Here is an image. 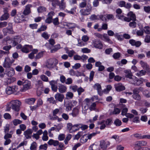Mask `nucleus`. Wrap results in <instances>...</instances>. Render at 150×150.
I'll list each match as a JSON object with an SVG mask.
<instances>
[{
  "instance_id": "f03ea898",
  "label": "nucleus",
  "mask_w": 150,
  "mask_h": 150,
  "mask_svg": "<svg viewBox=\"0 0 150 150\" xmlns=\"http://www.w3.org/2000/svg\"><path fill=\"white\" fill-rule=\"evenodd\" d=\"M92 7L91 4H88L86 7L85 8L81 9L80 12L81 15L84 16H87L91 14L92 11Z\"/></svg>"
},
{
  "instance_id": "f3484780",
  "label": "nucleus",
  "mask_w": 150,
  "mask_h": 150,
  "mask_svg": "<svg viewBox=\"0 0 150 150\" xmlns=\"http://www.w3.org/2000/svg\"><path fill=\"white\" fill-rule=\"evenodd\" d=\"M58 86L59 91L60 93H63L66 92L67 88L66 86L62 84H60Z\"/></svg>"
},
{
  "instance_id": "0eeeda50",
  "label": "nucleus",
  "mask_w": 150,
  "mask_h": 150,
  "mask_svg": "<svg viewBox=\"0 0 150 150\" xmlns=\"http://www.w3.org/2000/svg\"><path fill=\"white\" fill-rule=\"evenodd\" d=\"M115 87L116 90L117 91H121L125 89V86L120 83L115 84Z\"/></svg>"
},
{
  "instance_id": "de8ad7c7",
  "label": "nucleus",
  "mask_w": 150,
  "mask_h": 150,
  "mask_svg": "<svg viewBox=\"0 0 150 150\" xmlns=\"http://www.w3.org/2000/svg\"><path fill=\"white\" fill-rule=\"evenodd\" d=\"M120 56V54L119 52H117L114 53L112 55V57L115 59H117Z\"/></svg>"
},
{
  "instance_id": "864d4df0",
  "label": "nucleus",
  "mask_w": 150,
  "mask_h": 150,
  "mask_svg": "<svg viewBox=\"0 0 150 150\" xmlns=\"http://www.w3.org/2000/svg\"><path fill=\"white\" fill-rule=\"evenodd\" d=\"M149 27L148 26H145L144 27V31L147 34H150V30H149Z\"/></svg>"
},
{
  "instance_id": "8fccbe9b",
  "label": "nucleus",
  "mask_w": 150,
  "mask_h": 150,
  "mask_svg": "<svg viewBox=\"0 0 150 150\" xmlns=\"http://www.w3.org/2000/svg\"><path fill=\"white\" fill-rule=\"evenodd\" d=\"M66 25L69 27V29L75 28L76 27L75 24L73 23H68Z\"/></svg>"
},
{
  "instance_id": "79ce46f5",
  "label": "nucleus",
  "mask_w": 150,
  "mask_h": 150,
  "mask_svg": "<svg viewBox=\"0 0 150 150\" xmlns=\"http://www.w3.org/2000/svg\"><path fill=\"white\" fill-rule=\"evenodd\" d=\"M72 137V135L70 134H69L66 137L64 142L65 144H68V141L71 139Z\"/></svg>"
},
{
  "instance_id": "13d9d810",
  "label": "nucleus",
  "mask_w": 150,
  "mask_h": 150,
  "mask_svg": "<svg viewBox=\"0 0 150 150\" xmlns=\"http://www.w3.org/2000/svg\"><path fill=\"white\" fill-rule=\"evenodd\" d=\"M144 69L146 70V73L150 76V69L149 66H144Z\"/></svg>"
},
{
  "instance_id": "9b49d317",
  "label": "nucleus",
  "mask_w": 150,
  "mask_h": 150,
  "mask_svg": "<svg viewBox=\"0 0 150 150\" xmlns=\"http://www.w3.org/2000/svg\"><path fill=\"white\" fill-rule=\"evenodd\" d=\"M32 132L33 131L31 129H28L24 132V134L27 139H30L31 137Z\"/></svg>"
},
{
  "instance_id": "774afa93",
  "label": "nucleus",
  "mask_w": 150,
  "mask_h": 150,
  "mask_svg": "<svg viewBox=\"0 0 150 150\" xmlns=\"http://www.w3.org/2000/svg\"><path fill=\"white\" fill-rule=\"evenodd\" d=\"M144 41L147 43L150 42V36L149 35H146L144 39Z\"/></svg>"
},
{
  "instance_id": "ea45409f",
  "label": "nucleus",
  "mask_w": 150,
  "mask_h": 150,
  "mask_svg": "<svg viewBox=\"0 0 150 150\" xmlns=\"http://www.w3.org/2000/svg\"><path fill=\"white\" fill-rule=\"evenodd\" d=\"M22 122V121L19 119H14L13 121V125L15 126L17 125L18 124H21Z\"/></svg>"
},
{
  "instance_id": "e433bc0d",
  "label": "nucleus",
  "mask_w": 150,
  "mask_h": 150,
  "mask_svg": "<svg viewBox=\"0 0 150 150\" xmlns=\"http://www.w3.org/2000/svg\"><path fill=\"white\" fill-rule=\"evenodd\" d=\"M83 132H78L77 134L75 135L74 139H78L81 136L83 135Z\"/></svg>"
},
{
  "instance_id": "603ef678",
  "label": "nucleus",
  "mask_w": 150,
  "mask_h": 150,
  "mask_svg": "<svg viewBox=\"0 0 150 150\" xmlns=\"http://www.w3.org/2000/svg\"><path fill=\"white\" fill-rule=\"evenodd\" d=\"M21 50L23 52L26 53H28L29 52V49L26 46L24 47H22L21 49Z\"/></svg>"
},
{
  "instance_id": "4d7b16f0",
  "label": "nucleus",
  "mask_w": 150,
  "mask_h": 150,
  "mask_svg": "<svg viewBox=\"0 0 150 150\" xmlns=\"http://www.w3.org/2000/svg\"><path fill=\"white\" fill-rule=\"evenodd\" d=\"M83 1L82 2L79 4V6L81 8H84L85 7H86V6H87V4L86 3V0H83Z\"/></svg>"
},
{
  "instance_id": "a211bd4d",
  "label": "nucleus",
  "mask_w": 150,
  "mask_h": 150,
  "mask_svg": "<svg viewBox=\"0 0 150 150\" xmlns=\"http://www.w3.org/2000/svg\"><path fill=\"white\" fill-rule=\"evenodd\" d=\"M79 110L76 108H73L72 110V112L69 114V115H72L74 117H76L79 114Z\"/></svg>"
},
{
  "instance_id": "052dcab7",
  "label": "nucleus",
  "mask_w": 150,
  "mask_h": 150,
  "mask_svg": "<svg viewBox=\"0 0 150 150\" xmlns=\"http://www.w3.org/2000/svg\"><path fill=\"white\" fill-rule=\"evenodd\" d=\"M4 117L6 119H10L11 118V116L8 113H5L4 115Z\"/></svg>"
},
{
  "instance_id": "a18cd8bd",
  "label": "nucleus",
  "mask_w": 150,
  "mask_h": 150,
  "mask_svg": "<svg viewBox=\"0 0 150 150\" xmlns=\"http://www.w3.org/2000/svg\"><path fill=\"white\" fill-rule=\"evenodd\" d=\"M143 95L146 98L150 97V93L148 90H145L143 91Z\"/></svg>"
},
{
  "instance_id": "bb28decb",
  "label": "nucleus",
  "mask_w": 150,
  "mask_h": 150,
  "mask_svg": "<svg viewBox=\"0 0 150 150\" xmlns=\"http://www.w3.org/2000/svg\"><path fill=\"white\" fill-rule=\"evenodd\" d=\"M74 96L73 94L71 92H67L66 94V99H71Z\"/></svg>"
},
{
  "instance_id": "6e6552de",
  "label": "nucleus",
  "mask_w": 150,
  "mask_h": 150,
  "mask_svg": "<svg viewBox=\"0 0 150 150\" xmlns=\"http://www.w3.org/2000/svg\"><path fill=\"white\" fill-rule=\"evenodd\" d=\"M51 86V87L52 90L56 92L58 88L56 84L57 83V82L55 81L52 80L49 82Z\"/></svg>"
},
{
  "instance_id": "2eb2a0df",
  "label": "nucleus",
  "mask_w": 150,
  "mask_h": 150,
  "mask_svg": "<svg viewBox=\"0 0 150 150\" xmlns=\"http://www.w3.org/2000/svg\"><path fill=\"white\" fill-rule=\"evenodd\" d=\"M47 143L50 145H53L55 146H58L59 144V142L57 140L50 139L48 141Z\"/></svg>"
},
{
  "instance_id": "4c0bfd02",
  "label": "nucleus",
  "mask_w": 150,
  "mask_h": 150,
  "mask_svg": "<svg viewBox=\"0 0 150 150\" xmlns=\"http://www.w3.org/2000/svg\"><path fill=\"white\" fill-rule=\"evenodd\" d=\"M93 87L95 89L97 90V91L99 90H101V86L98 83H96L95 84Z\"/></svg>"
},
{
  "instance_id": "680f3d73",
  "label": "nucleus",
  "mask_w": 150,
  "mask_h": 150,
  "mask_svg": "<svg viewBox=\"0 0 150 150\" xmlns=\"http://www.w3.org/2000/svg\"><path fill=\"white\" fill-rule=\"evenodd\" d=\"M84 90L81 87L78 88L77 91L78 93V95L80 96L81 95L82 93L83 92Z\"/></svg>"
},
{
  "instance_id": "7ed1b4c3",
  "label": "nucleus",
  "mask_w": 150,
  "mask_h": 150,
  "mask_svg": "<svg viewBox=\"0 0 150 150\" xmlns=\"http://www.w3.org/2000/svg\"><path fill=\"white\" fill-rule=\"evenodd\" d=\"M11 108L13 110L18 111L19 110V108L21 105V103L18 100H13L11 101Z\"/></svg>"
},
{
  "instance_id": "a19ab883",
  "label": "nucleus",
  "mask_w": 150,
  "mask_h": 150,
  "mask_svg": "<svg viewBox=\"0 0 150 150\" xmlns=\"http://www.w3.org/2000/svg\"><path fill=\"white\" fill-rule=\"evenodd\" d=\"M47 27L45 25H42L41 27L38 29L37 30L38 33L42 31H43L47 29Z\"/></svg>"
},
{
  "instance_id": "f257e3e1",
  "label": "nucleus",
  "mask_w": 150,
  "mask_h": 150,
  "mask_svg": "<svg viewBox=\"0 0 150 150\" xmlns=\"http://www.w3.org/2000/svg\"><path fill=\"white\" fill-rule=\"evenodd\" d=\"M143 90V88L141 87L134 88L132 91L133 95L132 96L133 99L137 101L141 100L142 98L139 93L140 91H142Z\"/></svg>"
},
{
  "instance_id": "58836bf2",
  "label": "nucleus",
  "mask_w": 150,
  "mask_h": 150,
  "mask_svg": "<svg viewBox=\"0 0 150 150\" xmlns=\"http://www.w3.org/2000/svg\"><path fill=\"white\" fill-rule=\"evenodd\" d=\"M60 48V45L59 44L56 45L54 46V48L51 50V53H52L54 52H56V51H57L58 49H59Z\"/></svg>"
},
{
  "instance_id": "c85d7f7f",
  "label": "nucleus",
  "mask_w": 150,
  "mask_h": 150,
  "mask_svg": "<svg viewBox=\"0 0 150 150\" xmlns=\"http://www.w3.org/2000/svg\"><path fill=\"white\" fill-rule=\"evenodd\" d=\"M87 134H85L81 137L80 139V142L82 143H84L87 142L88 139L87 136Z\"/></svg>"
},
{
  "instance_id": "4be33fe9",
  "label": "nucleus",
  "mask_w": 150,
  "mask_h": 150,
  "mask_svg": "<svg viewBox=\"0 0 150 150\" xmlns=\"http://www.w3.org/2000/svg\"><path fill=\"white\" fill-rule=\"evenodd\" d=\"M100 146L101 148L105 150L107 147V144H106L104 140H102L100 141Z\"/></svg>"
},
{
  "instance_id": "a878e982",
  "label": "nucleus",
  "mask_w": 150,
  "mask_h": 150,
  "mask_svg": "<svg viewBox=\"0 0 150 150\" xmlns=\"http://www.w3.org/2000/svg\"><path fill=\"white\" fill-rule=\"evenodd\" d=\"M11 47H12L11 45L5 46L3 47L2 49L4 50H5L6 51H5V52H6V53H7L6 54H8L9 53V50L11 49Z\"/></svg>"
},
{
  "instance_id": "39448f33",
  "label": "nucleus",
  "mask_w": 150,
  "mask_h": 150,
  "mask_svg": "<svg viewBox=\"0 0 150 150\" xmlns=\"http://www.w3.org/2000/svg\"><path fill=\"white\" fill-rule=\"evenodd\" d=\"M58 63V61L55 58H50L48 59L46 62V65L56 66Z\"/></svg>"
},
{
  "instance_id": "49530a36",
  "label": "nucleus",
  "mask_w": 150,
  "mask_h": 150,
  "mask_svg": "<svg viewBox=\"0 0 150 150\" xmlns=\"http://www.w3.org/2000/svg\"><path fill=\"white\" fill-rule=\"evenodd\" d=\"M41 79L43 81L47 82L48 81V77L44 75H42L40 76Z\"/></svg>"
},
{
  "instance_id": "f8f14e48",
  "label": "nucleus",
  "mask_w": 150,
  "mask_h": 150,
  "mask_svg": "<svg viewBox=\"0 0 150 150\" xmlns=\"http://www.w3.org/2000/svg\"><path fill=\"white\" fill-rule=\"evenodd\" d=\"M93 44L94 47L98 49H102L103 47V45L101 42L98 40L94 41Z\"/></svg>"
},
{
  "instance_id": "393cba45",
  "label": "nucleus",
  "mask_w": 150,
  "mask_h": 150,
  "mask_svg": "<svg viewBox=\"0 0 150 150\" xmlns=\"http://www.w3.org/2000/svg\"><path fill=\"white\" fill-rule=\"evenodd\" d=\"M124 72L125 74V76L126 77L130 79H132V75L130 70H125L124 71Z\"/></svg>"
},
{
  "instance_id": "c03bdc74",
  "label": "nucleus",
  "mask_w": 150,
  "mask_h": 150,
  "mask_svg": "<svg viewBox=\"0 0 150 150\" xmlns=\"http://www.w3.org/2000/svg\"><path fill=\"white\" fill-rule=\"evenodd\" d=\"M41 36L46 40L48 39L50 37V35H48L47 33L45 32L42 33L41 35Z\"/></svg>"
},
{
  "instance_id": "2f4dec72",
  "label": "nucleus",
  "mask_w": 150,
  "mask_h": 150,
  "mask_svg": "<svg viewBox=\"0 0 150 150\" xmlns=\"http://www.w3.org/2000/svg\"><path fill=\"white\" fill-rule=\"evenodd\" d=\"M11 69H10V70L6 73V74L9 77H11L15 73L14 70L12 68Z\"/></svg>"
},
{
  "instance_id": "69168bd1",
  "label": "nucleus",
  "mask_w": 150,
  "mask_h": 150,
  "mask_svg": "<svg viewBox=\"0 0 150 150\" xmlns=\"http://www.w3.org/2000/svg\"><path fill=\"white\" fill-rule=\"evenodd\" d=\"M52 22L54 25H57L59 24L58 18H56L53 20Z\"/></svg>"
},
{
  "instance_id": "20e7f679",
  "label": "nucleus",
  "mask_w": 150,
  "mask_h": 150,
  "mask_svg": "<svg viewBox=\"0 0 150 150\" xmlns=\"http://www.w3.org/2000/svg\"><path fill=\"white\" fill-rule=\"evenodd\" d=\"M18 90V86H13L12 87L8 86L6 88V93L10 95L13 93L17 92Z\"/></svg>"
},
{
  "instance_id": "7c9ffc66",
  "label": "nucleus",
  "mask_w": 150,
  "mask_h": 150,
  "mask_svg": "<svg viewBox=\"0 0 150 150\" xmlns=\"http://www.w3.org/2000/svg\"><path fill=\"white\" fill-rule=\"evenodd\" d=\"M46 8L44 6H40L38 7L37 9V11L38 13H42L46 11Z\"/></svg>"
},
{
  "instance_id": "c9c22d12",
  "label": "nucleus",
  "mask_w": 150,
  "mask_h": 150,
  "mask_svg": "<svg viewBox=\"0 0 150 150\" xmlns=\"http://www.w3.org/2000/svg\"><path fill=\"white\" fill-rule=\"evenodd\" d=\"M144 80L142 78H140L139 79H137V82L135 83V85L137 86H139L142 83Z\"/></svg>"
},
{
  "instance_id": "6ab92c4d",
  "label": "nucleus",
  "mask_w": 150,
  "mask_h": 150,
  "mask_svg": "<svg viewBox=\"0 0 150 150\" xmlns=\"http://www.w3.org/2000/svg\"><path fill=\"white\" fill-rule=\"evenodd\" d=\"M31 6L28 5L25 6V8L23 12V14L25 16L28 15L31 12L30 7Z\"/></svg>"
},
{
  "instance_id": "cd10ccee",
  "label": "nucleus",
  "mask_w": 150,
  "mask_h": 150,
  "mask_svg": "<svg viewBox=\"0 0 150 150\" xmlns=\"http://www.w3.org/2000/svg\"><path fill=\"white\" fill-rule=\"evenodd\" d=\"M21 14H18L14 18L15 22L17 23H20L22 22L21 19V18L20 16Z\"/></svg>"
},
{
  "instance_id": "3c124183",
  "label": "nucleus",
  "mask_w": 150,
  "mask_h": 150,
  "mask_svg": "<svg viewBox=\"0 0 150 150\" xmlns=\"http://www.w3.org/2000/svg\"><path fill=\"white\" fill-rule=\"evenodd\" d=\"M47 148V144L41 145L39 147V149H43L46 150Z\"/></svg>"
},
{
  "instance_id": "aec40b11",
  "label": "nucleus",
  "mask_w": 150,
  "mask_h": 150,
  "mask_svg": "<svg viewBox=\"0 0 150 150\" xmlns=\"http://www.w3.org/2000/svg\"><path fill=\"white\" fill-rule=\"evenodd\" d=\"M56 2H57L56 4L59 6L60 10H63L65 9L66 6L64 3H61L60 1H59L58 0H57Z\"/></svg>"
},
{
  "instance_id": "e2e57ef3",
  "label": "nucleus",
  "mask_w": 150,
  "mask_h": 150,
  "mask_svg": "<svg viewBox=\"0 0 150 150\" xmlns=\"http://www.w3.org/2000/svg\"><path fill=\"white\" fill-rule=\"evenodd\" d=\"M81 51L83 53H88L91 52V50L88 48H85L82 49Z\"/></svg>"
},
{
  "instance_id": "b1692460",
  "label": "nucleus",
  "mask_w": 150,
  "mask_h": 150,
  "mask_svg": "<svg viewBox=\"0 0 150 150\" xmlns=\"http://www.w3.org/2000/svg\"><path fill=\"white\" fill-rule=\"evenodd\" d=\"M136 143L137 146H139L140 147L142 146H146L147 144V142L144 141H139L136 142Z\"/></svg>"
},
{
  "instance_id": "37998d69",
  "label": "nucleus",
  "mask_w": 150,
  "mask_h": 150,
  "mask_svg": "<svg viewBox=\"0 0 150 150\" xmlns=\"http://www.w3.org/2000/svg\"><path fill=\"white\" fill-rule=\"evenodd\" d=\"M78 87L76 85L71 86L69 87L70 89H71L73 92H75L77 91Z\"/></svg>"
},
{
  "instance_id": "473e14b6",
  "label": "nucleus",
  "mask_w": 150,
  "mask_h": 150,
  "mask_svg": "<svg viewBox=\"0 0 150 150\" xmlns=\"http://www.w3.org/2000/svg\"><path fill=\"white\" fill-rule=\"evenodd\" d=\"M37 147V143L35 142H33L31 145L30 149L31 150H36Z\"/></svg>"
},
{
  "instance_id": "6e6d98bb",
  "label": "nucleus",
  "mask_w": 150,
  "mask_h": 150,
  "mask_svg": "<svg viewBox=\"0 0 150 150\" xmlns=\"http://www.w3.org/2000/svg\"><path fill=\"white\" fill-rule=\"evenodd\" d=\"M120 110L118 108H115L114 109V111L112 112V114H118L120 112Z\"/></svg>"
},
{
  "instance_id": "72a5a7b5",
  "label": "nucleus",
  "mask_w": 150,
  "mask_h": 150,
  "mask_svg": "<svg viewBox=\"0 0 150 150\" xmlns=\"http://www.w3.org/2000/svg\"><path fill=\"white\" fill-rule=\"evenodd\" d=\"M122 123L121 121L118 119H116L114 122V124L117 126H120Z\"/></svg>"
},
{
  "instance_id": "412c9836",
  "label": "nucleus",
  "mask_w": 150,
  "mask_h": 150,
  "mask_svg": "<svg viewBox=\"0 0 150 150\" xmlns=\"http://www.w3.org/2000/svg\"><path fill=\"white\" fill-rule=\"evenodd\" d=\"M127 16L130 17L131 20L135 21H136V17L135 14L132 11H130L127 15Z\"/></svg>"
},
{
  "instance_id": "bf43d9fd",
  "label": "nucleus",
  "mask_w": 150,
  "mask_h": 150,
  "mask_svg": "<svg viewBox=\"0 0 150 150\" xmlns=\"http://www.w3.org/2000/svg\"><path fill=\"white\" fill-rule=\"evenodd\" d=\"M5 134L4 137V139H9V138H11L12 137V135L11 134L7 133Z\"/></svg>"
},
{
  "instance_id": "f704fd0d",
  "label": "nucleus",
  "mask_w": 150,
  "mask_h": 150,
  "mask_svg": "<svg viewBox=\"0 0 150 150\" xmlns=\"http://www.w3.org/2000/svg\"><path fill=\"white\" fill-rule=\"evenodd\" d=\"M47 100L50 103H52V104H55L56 103V101L54 99V98L52 97H51L50 98H48Z\"/></svg>"
},
{
  "instance_id": "09e8293b",
  "label": "nucleus",
  "mask_w": 150,
  "mask_h": 150,
  "mask_svg": "<svg viewBox=\"0 0 150 150\" xmlns=\"http://www.w3.org/2000/svg\"><path fill=\"white\" fill-rule=\"evenodd\" d=\"M65 107H66V110L67 111H70L71 110L72 106L71 104L69 103L67 104Z\"/></svg>"
},
{
  "instance_id": "0e129e2a",
  "label": "nucleus",
  "mask_w": 150,
  "mask_h": 150,
  "mask_svg": "<svg viewBox=\"0 0 150 150\" xmlns=\"http://www.w3.org/2000/svg\"><path fill=\"white\" fill-rule=\"evenodd\" d=\"M137 25L136 23L134 21L132 22H130L129 23V26L130 27L133 28H135L136 27Z\"/></svg>"
},
{
  "instance_id": "4468645a",
  "label": "nucleus",
  "mask_w": 150,
  "mask_h": 150,
  "mask_svg": "<svg viewBox=\"0 0 150 150\" xmlns=\"http://www.w3.org/2000/svg\"><path fill=\"white\" fill-rule=\"evenodd\" d=\"M14 60L8 58H6L5 59L4 66H10L13 62Z\"/></svg>"
},
{
  "instance_id": "dca6fc26",
  "label": "nucleus",
  "mask_w": 150,
  "mask_h": 150,
  "mask_svg": "<svg viewBox=\"0 0 150 150\" xmlns=\"http://www.w3.org/2000/svg\"><path fill=\"white\" fill-rule=\"evenodd\" d=\"M4 13L1 17L0 20L1 21L6 20L9 18V15L7 13V10H5L4 11Z\"/></svg>"
},
{
  "instance_id": "c756f323",
  "label": "nucleus",
  "mask_w": 150,
  "mask_h": 150,
  "mask_svg": "<svg viewBox=\"0 0 150 150\" xmlns=\"http://www.w3.org/2000/svg\"><path fill=\"white\" fill-rule=\"evenodd\" d=\"M67 127L70 132H72L73 129H74V125H73L71 123H69L67 124Z\"/></svg>"
},
{
  "instance_id": "ddd939ff",
  "label": "nucleus",
  "mask_w": 150,
  "mask_h": 150,
  "mask_svg": "<svg viewBox=\"0 0 150 150\" xmlns=\"http://www.w3.org/2000/svg\"><path fill=\"white\" fill-rule=\"evenodd\" d=\"M21 41V38L20 37L18 36H15L13 40V45L14 46H15L20 43Z\"/></svg>"
},
{
  "instance_id": "9d476101",
  "label": "nucleus",
  "mask_w": 150,
  "mask_h": 150,
  "mask_svg": "<svg viewBox=\"0 0 150 150\" xmlns=\"http://www.w3.org/2000/svg\"><path fill=\"white\" fill-rule=\"evenodd\" d=\"M3 32L5 36L7 35V33L13 34L15 33L13 28H4L3 29Z\"/></svg>"
},
{
  "instance_id": "5fc2aeb1",
  "label": "nucleus",
  "mask_w": 150,
  "mask_h": 150,
  "mask_svg": "<svg viewBox=\"0 0 150 150\" xmlns=\"http://www.w3.org/2000/svg\"><path fill=\"white\" fill-rule=\"evenodd\" d=\"M65 137V135L64 134H61L59 135L58 137V139L59 141H62L64 140Z\"/></svg>"
},
{
  "instance_id": "423d86ee",
  "label": "nucleus",
  "mask_w": 150,
  "mask_h": 150,
  "mask_svg": "<svg viewBox=\"0 0 150 150\" xmlns=\"http://www.w3.org/2000/svg\"><path fill=\"white\" fill-rule=\"evenodd\" d=\"M54 98L56 101L62 102L64 98V97L63 94L59 93H57L55 95Z\"/></svg>"
},
{
  "instance_id": "5701e85b",
  "label": "nucleus",
  "mask_w": 150,
  "mask_h": 150,
  "mask_svg": "<svg viewBox=\"0 0 150 150\" xmlns=\"http://www.w3.org/2000/svg\"><path fill=\"white\" fill-rule=\"evenodd\" d=\"M35 100V98H29L25 100V102L26 103L29 105H32L34 104Z\"/></svg>"
},
{
  "instance_id": "338daca9",
  "label": "nucleus",
  "mask_w": 150,
  "mask_h": 150,
  "mask_svg": "<svg viewBox=\"0 0 150 150\" xmlns=\"http://www.w3.org/2000/svg\"><path fill=\"white\" fill-rule=\"evenodd\" d=\"M146 70L144 69V70H141L140 71L139 73H137V74H138V75L140 76H141L142 75H144L146 73Z\"/></svg>"
},
{
  "instance_id": "1a4fd4ad",
  "label": "nucleus",
  "mask_w": 150,
  "mask_h": 150,
  "mask_svg": "<svg viewBox=\"0 0 150 150\" xmlns=\"http://www.w3.org/2000/svg\"><path fill=\"white\" fill-rule=\"evenodd\" d=\"M23 90H27L31 88V82L28 80H24L23 84Z\"/></svg>"
}]
</instances>
